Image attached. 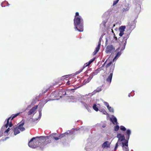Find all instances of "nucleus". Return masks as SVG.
Segmentation results:
<instances>
[{
  "mask_svg": "<svg viewBox=\"0 0 151 151\" xmlns=\"http://www.w3.org/2000/svg\"><path fill=\"white\" fill-rule=\"evenodd\" d=\"M131 132L130 129L127 130L126 132V139H125V136L122 135L121 134H117L116 137L118 138L117 142L116 143L114 148V150H116L117 148L118 144L122 145L123 149L125 151H129L128 147V140L129 138Z\"/></svg>",
  "mask_w": 151,
  "mask_h": 151,
  "instance_id": "1",
  "label": "nucleus"
},
{
  "mask_svg": "<svg viewBox=\"0 0 151 151\" xmlns=\"http://www.w3.org/2000/svg\"><path fill=\"white\" fill-rule=\"evenodd\" d=\"M74 22L75 28L79 32H83V21L78 12L76 13Z\"/></svg>",
  "mask_w": 151,
  "mask_h": 151,
  "instance_id": "2",
  "label": "nucleus"
},
{
  "mask_svg": "<svg viewBox=\"0 0 151 151\" xmlns=\"http://www.w3.org/2000/svg\"><path fill=\"white\" fill-rule=\"evenodd\" d=\"M39 139H38V142L37 143V147H40L42 150L45 146V145H47L48 143L45 142L47 140L49 139L48 136L39 137Z\"/></svg>",
  "mask_w": 151,
  "mask_h": 151,
  "instance_id": "3",
  "label": "nucleus"
},
{
  "mask_svg": "<svg viewBox=\"0 0 151 151\" xmlns=\"http://www.w3.org/2000/svg\"><path fill=\"white\" fill-rule=\"evenodd\" d=\"M24 124V121H22L21 123L18 126L14 128L12 130L14 132V134L15 135L19 133L20 131L22 132L25 130V128L23 127Z\"/></svg>",
  "mask_w": 151,
  "mask_h": 151,
  "instance_id": "4",
  "label": "nucleus"
},
{
  "mask_svg": "<svg viewBox=\"0 0 151 151\" xmlns=\"http://www.w3.org/2000/svg\"><path fill=\"white\" fill-rule=\"evenodd\" d=\"M38 139H39V137H38L32 138L29 142V146L32 148L37 147V143L38 142Z\"/></svg>",
  "mask_w": 151,
  "mask_h": 151,
  "instance_id": "5",
  "label": "nucleus"
},
{
  "mask_svg": "<svg viewBox=\"0 0 151 151\" xmlns=\"http://www.w3.org/2000/svg\"><path fill=\"white\" fill-rule=\"evenodd\" d=\"M129 37V35L127 34H125L123 37V40L121 42L122 47L121 50H122L124 49L127 43V40Z\"/></svg>",
  "mask_w": 151,
  "mask_h": 151,
  "instance_id": "6",
  "label": "nucleus"
},
{
  "mask_svg": "<svg viewBox=\"0 0 151 151\" xmlns=\"http://www.w3.org/2000/svg\"><path fill=\"white\" fill-rule=\"evenodd\" d=\"M94 58L91 59L88 62L86 63H85L84 65L83 66L82 68L80 69L79 70L77 71L76 72V74H78L80 73L86 67L90 65L92 63L94 60Z\"/></svg>",
  "mask_w": 151,
  "mask_h": 151,
  "instance_id": "7",
  "label": "nucleus"
},
{
  "mask_svg": "<svg viewBox=\"0 0 151 151\" xmlns=\"http://www.w3.org/2000/svg\"><path fill=\"white\" fill-rule=\"evenodd\" d=\"M115 50V48L114 46L111 45H108L105 49V52L107 54H109L113 52Z\"/></svg>",
  "mask_w": 151,
  "mask_h": 151,
  "instance_id": "8",
  "label": "nucleus"
},
{
  "mask_svg": "<svg viewBox=\"0 0 151 151\" xmlns=\"http://www.w3.org/2000/svg\"><path fill=\"white\" fill-rule=\"evenodd\" d=\"M38 107V105H36L35 106L33 107L29 111L27 112V114L28 115H29L34 114L36 109Z\"/></svg>",
  "mask_w": 151,
  "mask_h": 151,
  "instance_id": "9",
  "label": "nucleus"
},
{
  "mask_svg": "<svg viewBox=\"0 0 151 151\" xmlns=\"http://www.w3.org/2000/svg\"><path fill=\"white\" fill-rule=\"evenodd\" d=\"M99 72V69H98L97 70H95L94 72L91 73L90 74L89 77L91 79L94 76L97 75Z\"/></svg>",
  "mask_w": 151,
  "mask_h": 151,
  "instance_id": "10",
  "label": "nucleus"
},
{
  "mask_svg": "<svg viewBox=\"0 0 151 151\" xmlns=\"http://www.w3.org/2000/svg\"><path fill=\"white\" fill-rule=\"evenodd\" d=\"M11 119V117H9L7 119V123L5 125V127L6 128H7L8 126L10 127H11L12 126L13 124L12 123V122H10L9 123V120Z\"/></svg>",
  "mask_w": 151,
  "mask_h": 151,
  "instance_id": "11",
  "label": "nucleus"
},
{
  "mask_svg": "<svg viewBox=\"0 0 151 151\" xmlns=\"http://www.w3.org/2000/svg\"><path fill=\"white\" fill-rule=\"evenodd\" d=\"M125 6L122 10L123 12L128 11L129 9V4H126Z\"/></svg>",
  "mask_w": 151,
  "mask_h": 151,
  "instance_id": "12",
  "label": "nucleus"
},
{
  "mask_svg": "<svg viewBox=\"0 0 151 151\" xmlns=\"http://www.w3.org/2000/svg\"><path fill=\"white\" fill-rule=\"evenodd\" d=\"M112 76L113 73H110L106 79V81L109 83H110L111 82Z\"/></svg>",
  "mask_w": 151,
  "mask_h": 151,
  "instance_id": "13",
  "label": "nucleus"
},
{
  "mask_svg": "<svg viewBox=\"0 0 151 151\" xmlns=\"http://www.w3.org/2000/svg\"><path fill=\"white\" fill-rule=\"evenodd\" d=\"M100 44H101L100 43H99V44H98V46L96 47L95 50L93 52V54L94 55H95L97 53V52L99 51L100 49Z\"/></svg>",
  "mask_w": 151,
  "mask_h": 151,
  "instance_id": "14",
  "label": "nucleus"
},
{
  "mask_svg": "<svg viewBox=\"0 0 151 151\" xmlns=\"http://www.w3.org/2000/svg\"><path fill=\"white\" fill-rule=\"evenodd\" d=\"M102 86H101L97 87L96 90H94L93 92V94H95L96 93L99 92L102 90Z\"/></svg>",
  "mask_w": 151,
  "mask_h": 151,
  "instance_id": "15",
  "label": "nucleus"
},
{
  "mask_svg": "<svg viewBox=\"0 0 151 151\" xmlns=\"http://www.w3.org/2000/svg\"><path fill=\"white\" fill-rule=\"evenodd\" d=\"M58 94V92L57 91H55L54 92L52 93L51 95L50 96L53 97L52 98H57V95Z\"/></svg>",
  "mask_w": 151,
  "mask_h": 151,
  "instance_id": "16",
  "label": "nucleus"
},
{
  "mask_svg": "<svg viewBox=\"0 0 151 151\" xmlns=\"http://www.w3.org/2000/svg\"><path fill=\"white\" fill-rule=\"evenodd\" d=\"M110 144L109 143L108 141H106L104 142L102 145V147H110Z\"/></svg>",
  "mask_w": 151,
  "mask_h": 151,
  "instance_id": "17",
  "label": "nucleus"
},
{
  "mask_svg": "<svg viewBox=\"0 0 151 151\" xmlns=\"http://www.w3.org/2000/svg\"><path fill=\"white\" fill-rule=\"evenodd\" d=\"M108 61H109V62H108V63L106 65V68L109 67L110 66V65H111V64H112V62H111V61H109V60H108V59L107 60L104 62V64L103 65V66L107 62H108Z\"/></svg>",
  "mask_w": 151,
  "mask_h": 151,
  "instance_id": "18",
  "label": "nucleus"
},
{
  "mask_svg": "<svg viewBox=\"0 0 151 151\" xmlns=\"http://www.w3.org/2000/svg\"><path fill=\"white\" fill-rule=\"evenodd\" d=\"M111 121L112 122L113 124H116L117 123V120L116 118L114 117L113 119H111Z\"/></svg>",
  "mask_w": 151,
  "mask_h": 151,
  "instance_id": "19",
  "label": "nucleus"
},
{
  "mask_svg": "<svg viewBox=\"0 0 151 151\" xmlns=\"http://www.w3.org/2000/svg\"><path fill=\"white\" fill-rule=\"evenodd\" d=\"M68 134V133H65L64 134H60V135H59L58 137L59 139H60L63 137H64L65 135V134Z\"/></svg>",
  "mask_w": 151,
  "mask_h": 151,
  "instance_id": "20",
  "label": "nucleus"
},
{
  "mask_svg": "<svg viewBox=\"0 0 151 151\" xmlns=\"http://www.w3.org/2000/svg\"><path fill=\"white\" fill-rule=\"evenodd\" d=\"M20 113L19 112V113H17L16 114H12V115L10 117H11V120H12L13 119L15 118V117H16L17 116L19 115Z\"/></svg>",
  "mask_w": 151,
  "mask_h": 151,
  "instance_id": "21",
  "label": "nucleus"
},
{
  "mask_svg": "<svg viewBox=\"0 0 151 151\" xmlns=\"http://www.w3.org/2000/svg\"><path fill=\"white\" fill-rule=\"evenodd\" d=\"M126 28L125 26H121L119 28V30L120 31H122L124 32V31L125 29Z\"/></svg>",
  "mask_w": 151,
  "mask_h": 151,
  "instance_id": "22",
  "label": "nucleus"
},
{
  "mask_svg": "<svg viewBox=\"0 0 151 151\" xmlns=\"http://www.w3.org/2000/svg\"><path fill=\"white\" fill-rule=\"evenodd\" d=\"M93 108L96 111H98L99 110L98 108L97 107L96 105V104H94L93 106Z\"/></svg>",
  "mask_w": 151,
  "mask_h": 151,
  "instance_id": "23",
  "label": "nucleus"
},
{
  "mask_svg": "<svg viewBox=\"0 0 151 151\" xmlns=\"http://www.w3.org/2000/svg\"><path fill=\"white\" fill-rule=\"evenodd\" d=\"M100 111L101 112H102L103 113V114H108L107 112L104 109H101L100 110Z\"/></svg>",
  "mask_w": 151,
  "mask_h": 151,
  "instance_id": "24",
  "label": "nucleus"
},
{
  "mask_svg": "<svg viewBox=\"0 0 151 151\" xmlns=\"http://www.w3.org/2000/svg\"><path fill=\"white\" fill-rule=\"evenodd\" d=\"M121 53L120 52H118L116 54L115 56L114 57V59H115L116 58L118 57L119 56H120L121 55Z\"/></svg>",
  "mask_w": 151,
  "mask_h": 151,
  "instance_id": "25",
  "label": "nucleus"
},
{
  "mask_svg": "<svg viewBox=\"0 0 151 151\" xmlns=\"http://www.w3.org/2000/svg\"><path fill=\"white\" fill-rule=\"evenodd\" d=\"M91 79L89 77H88L87 79L85 80L84 81H85V83H87L90 82V81L91 80Z\"/></svg>",
  "mask_w": 151,
  "mask_h": 151,
  "instance_id": "26",
  "label": "nucleus"
},
{
  "mask_svg": "<svg viewBox=\"0 0 151 151\" xmlns=\"http://www.w3.org/2000/svg\"><path fill=\"white\" fill-rule=\"evenodd\" d=\"M119 127L118 125H116V126H115L114 128V130L116 131H118L119 130Z\"/></svg>",
  "mask_w": 151,
  "mask_h": 151,
  "instance_id": "27",
  "label": "nucleus"
},
{
  "mask_svg": "<svg viewBox=\"0 0 151 151\" xmlns=\"http://www.w3.org/2000/svg\"><path fill=\"white\" fill-rule=\"evenodd\" d=\"M120 129L122 131H125L126 130V128L123 126H121Z\"/></svg>",
  "mask_w": 151,
  "mask_h": 151,
  "instance_id": "28",
  "label": "nucleus"
},
{
  "mask_svg": "<svg viewBox=\"0 0 151 151\" xmlns=\"http://www.w3.org/2000/svg\"><path fill=\"white\" fill-rule=\"evenodd\" d=\"M10 129L9 128H8L6 130H5L4 132L5 134H8V133L10 131Z\"/></svg>",
  "mask_w": 151,
  "mask_h": 151,
  "instance_id": "29",
  "label": "nucleus"
},
{
  "mask_svg": "<svg viewBox=\"0 0 151 151\" xmlns=\"http://www.w3.org/2000/svg\"><path fill=\"white\" fill-rule=\"evenodd\" d=\"M91 70L90 69L88 70L85 72V74L86 75H87V73H90V72H91Z\"/></svg>",
  "mask_w": 151,
  "mask_h": 151,
  "instance_id": "30",
  "label": "nucleus"
},
{
  "mask_svg": "<svg viewBox=\"0 0 151 151\" xmlns=\"http://www.w3.org/2000/svg\"><path fill=\"white\" fill-rule=\"evenodd\" d=\"M119 0H116V1H114L113 4V6H114L118 2Z\"/></svg>",
  "mask_w": 151,
  "mask_h": 151,
  "instance_id": "31",
  "label": "nucleus"
},
{
  "mask_svg": "<svg viewBox=\"0 0 151 151\" xmlns=\"http://www.w3.org/2000/svg\"><path fill=\"white\" fill-rule=\"evenodd\" d=\"M48 91V89H43L42 91V93L43 94V93H45L46 92H47Z\"/></svg>",
  "mask_w": 151,
  "mask_h": 151,
  "instance_id": "32",
  "label": "nucleus"
},
{
  "mask_svg": "<svg viewBox=\"0 0 151 151\" xmlns=\"http://www.w3.org/2000/svg\"><path fill=\"white\" fill-rule=\"evenodd\" d=\"M124 34V32L122 31H120V32L119 33V35L120 36H122Z\"/></svg>",
  "mask_w": 151,
  "mask_h": 151,
  "instance_id": "33",
  "label": "nucleus"
},
{
  "mask_svg": "<svg viewBox=\"0 0 151 151\" xmlns=\"http://www.w3.org/2000/svg\"><path fill=\"white\" fill-rule=\"evenodd\" d=\"M108 109L110 112H114V109L111 107V108H109V109Z\"/></svg>",
  "mask_w": 151,
  "mask_h": 151,
  "instance_id": "34",
  "label": "nucleus"
},
{
  "mask_svg": "<svg viewBox=\"0 0 151 151\" xmlns=\"http://www.w3.org/2000/svg\"><path fill=\"white\" fill-rule=\"evenodd\" d=\"M39 116H41V115H42L41 110H39Z\"/></svg>",
  "mask_w": 151,
  "mask_h": 151,
  "instance_id": "35",
  "label": "nucleus"
},
{
  "mask_svg": "<svg viewBox=\"0 0 151 151\" xmlns=\"http://www.w3.org/2000/svg\"><path fill=\"white\" fill-rule=\"evenodd\" d=\"M54 139L56 140H58V139H59V137H54Z\"/></svg>",
  "mask_w": 151,
  "mask_h": 151,
  "instance_id": "36",
  "label": "nucleus"
},
{
  "mask_svg": "<svg viewBox=\"0 0 151 151\" xmlns=\"http://www.w3.org/2000/svg\"><path fill=\"white\" fill-rule=\"evenodd\" d=\"M62 94L64 95H66V92L65 91H64L63 92V93H62Z\"/></svg>",
  "mask_w": 151,
  "mask_h": 151,
  "instance_id": "37",
  "label": "nucleus"
},
{
  "mask_svg": "<svg viewBox=\"0 0 151 151\" xmlns=\"http://www.w3.org/2000/svg\"><path fill=\"white\" fill-rule=\"evenodd\" d=\"M107 108L108 109H109V108H111V107L109 106V104H108V106H107Z\"/></svg>",
  "mask_w": 151,
  "mask_h": 151,
  "instance_id": "38",
  "label": "nucleus"
},
{
  "mask_svg": "<svg viewBox=\"0 0 151 151\" xmlns=\"http://www.w3.org/2000/svg\"><path fill=\"white\" fill-rule=\"evenodd\" d=\"M105 105L107 106H108V104H109L108 103L106 102H105Z\"/></svg>",
  "mask_w": 151,
  "mask_h": 151,
  "instance_id": "39",
  "label": "nucleus"
},
{
  "mask_svg": "<svg viewBox=\"0 0 151 151\" xmlns=\"http://www.w3.org/2000/svg\"><path fill=\"white\" fill-rule=\"evenodd\" d=\"M128 96H129V97H130V93H129V94Z\"/></svg>",
  "mask_w": 151,
  "mask_h": 151,
  "instance_id": "40",
  "label": "nucleus"
},
{
  "mask_svg": "<svg viewBox=\"0 0 151 151\" xmlns=\"http://www.w3.org/2000/svg\"><path fill=\"white\" fill-rule=\"evenodd\" d=\"M115 39L116 40H117V38L116 37H115Z\"/></svg>",
  "mask_w": 151,
  "mask_h": 151,
  "instance_id": "41",
  "label": "nucleus"
},
{
  "mask_svg": "<svg viewBox=\"0 0 151 151\" xmlns=\"http://www.w3.org/2000/svg\"><path fill=\"white\" fill-rule=\"evenodd\" d=\"M9 4L8 3V5L7 6H9Z\"/></svg>",
  "mask_w": 151,
  "mask_h": 151,
  "instance_id": "42",
  "label": "nucleus"
},
{
  "mask_svg": "<svg viewBox=\"0 0 151 151\" xmlns=\"http://www.w3.org/2000/svg\"><path fill=\"white\" fill-rule=\"evenodd\" d=\"M48 101V100H47V101L46 100V102L45 103H47Z\"/></svg>",
  "mask_w": 151,
  "mask_h": 151,
  "instance_id": "43",
  "label": "nucleus"
},
{
  "mask_svg": "<svg viewBox=\"0 0 151 151\" xmlns=\"http://www.w3.org/2000/svg\"><path fill=\"white\" fill-rule=\"evenodd\" d=\"M74 89H71V91H72V90H73Z\"/></svg>",
  "mask_w": 151,
  "mask_h": 151,
  "instance_id": "44",
  "label": "nucleus"
},
{
  "mask_svg": "<svg viewBox=\"0 0 151 151\" xmlns=\"http://www.w3.org/2000/svg\"><path fill=\"white\" fill-rule=\"evenodd\" d=\"M114 66H113V68H114Z\"/></svg>",
  "mask_w": 151,
  "mask_h": 151,
  "instance_id": "45",
  "label": "nucleus"
},
{
  "mask_svg": "<svg viewBox=\"0 0 151 151\" xmlns=\"http://www.w3.org/2000/svg\"><path fill=\"white\" fill-rule=\"evenodd\" d=\"M118 49H120V47H119V48H118Z\"/></svg>",
  "mask_w": 151,
  "mask_h": 151,
  "instance_id": "46",
  "label": "nucleus"
}]
</instances>
